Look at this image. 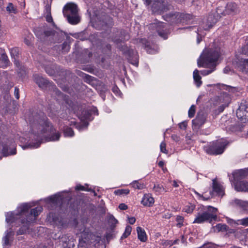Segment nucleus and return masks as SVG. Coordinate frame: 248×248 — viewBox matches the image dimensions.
<instances>
[{
    "label": "nucleus",
    "instance_id": "28",
    "mask_svg": "<svg viewBox=\"0 0 248 248\" xmlns=\"http://www.w3.org/2000/svg\"><path fill=\"white\" fill-rule=\"evenodd\" d=\"M68 22L72 25L78 24L80 21V17L78 16V13L75 15L67 16H66Z\"/></svg>",
    "mask_w": 248,
    "mask_h": 248
},
{
    "label": "nucleus",
    "instance_id": "20",
    "mask_svg": "<svg viewBox=\"0 0 248 248\" xmlns=\"http://www.w3.org/2000/svg\"><path fill=\"white\" fill-rule=\"evenodd\" d=\"M141 42L144 45V48L147 53L154 54L157 52L158 46L153 43H151L146 39H141Z\"/></svg>",
    "mask_w": 248,
    "mask_h": 248
},
{
    "label": "nucleus",
    "instance_id": "22",
    "mask_svg": "<svg viewBox=\"0 0 248 248\" xmlns=\"http://www.w3.org/2000/svg\"><path fill=\"white\" fill-rule=\"evenodd\" d=\"M237 12V5L235 2L228 3L225 7V10L222 13L223 15H235Z\"/></svg>",
    "mask_w": 248,
    "mask_h": 248
},
{
    "label": "nucleus",
    "instance_id": "33",
    "mask_svg": "<svg viewBox=\"0 0 248 248\" xmlns=\"http://www.w3.org/2000/svg\"><path fill=\"white\" fill-rule=\"evenodd\" d=\"M212 184V189L213 190V191H215L217 195L219 196L223 192L222 186L220 184L218 183L216 179L213 180Z\"/></svg>",
    "mask_w": 248,
    "mask_h": 248
},
{
    "label": "nucleus",
    "instance_id": "61",
    "mask_svg": "<svg viewBox=\"0 0 248 248\" xmlns=\"http://www.w3.org/2000/svg\"><path fill=\"white\" fill-rule=\"evenodd\" d=\"M241 71L245 74H248V59H247L245 61Z\"/></svg>",
    "mask_w": 248,
    "mask_h": 248
},
{
    "label": "nucleus",
    "instance_id": "4",
    "mask_svg": "<svg viewBox=\"0 0 248 248\" xmlns=\"http://www.w3.org/2000/svg\"><path fill=\"white\" fill-rule=\"evenodd\" d=\"M17 211L7 213L6 214V221L8 223L15 225L20 226L21 227L17 232V234H23L29 232L30 225L31 220H28L27 217L23 215H17Z\"/></svg>",
    "mask_w": 248,
    "mask_h": 248
},
{
    "label": "nucleus",
    "instance_id": "60",
    "mask_svg": "<svg viewBox=\"0 0 248 248\" xmlns=\"http://www.w3.org/2000/svg\"><path fill=\"white\" fill-rule=\"evenodd\" d=\"M160 151L162 153L167 154L168 153V150L166 149V144L165 142L163 141L161 143L160 145Z\"/></svg>",
    "mask_w": 248,
    "mask_h": 248
},
{
    "label": "nucleus",
    "instance_id": "44",
    "mask_svg": "<svg viewBox=\"0 0 248 248\" xmlns=\"http://www.w3.org/2000/svg\"><path fill=\"white\" fill-rule=\"evenodd\" d=\"M207 209V211H206V212L212 214L213 216H216V221H217V209L211 206H208Z\"/></svg>",
    "mask_w": 248,
    "mask_h": 248
},
{
    "label": "nucleus",
    "instance_id": "56",
    "mask_svg": "<svg viewBox=\"0 0 248 248\" xmlns=\"http://www.w3.org/2000/svg\"><path fill=\"white\" fill-rule=\"evenodd\" d=\"M112 41L117 46V47L120 46V45H122V43H124L125 42L119 36L118 37L115 36L114 38H113Z\"/></svg>",
    "mask_w": 248,
    "mask_h": 248
},
{
    "label": "nucleus",
    "instance_id": "35",
    "mask_svg": "<svg viewBox=\"0 0 248 248\" xmlns=\"http://www.w3.org/2000/svg\"><path fill=\"white\" fill-rule=\"evenodd\" d=\"M193 78L195 84L198 87L201 86L202 84L201 80L202 78L199 75V71L198 69H195L193 72Z\"/></svg>",
    "mask_w": 248,
    "mask_h": 248
},
{
    "label": "nucleus",
    "instance_id": "38",
    "mask_svg": "<svg viewBox=\"0 0 248 248\" xmlns=\"http://www.w3.org/2000/svg\"><path fill=\"white\" fill-rule=\"evenodd\" d=\"M63 133L64 137H73L74 136V132L71 127L65 126L63 128Z\"/></svg>",
    "mask_w": 248,
    "mask_h": 248
},
{
    "label": "nucleus",
    "instance_id": "15",
    "mask_svg": "<svg viewBox=\"0 0 248 248\" xmlns=\"http://www.w3.org/2000/svg\"><path fill=\"white\" fill-rule=\"evenodd\" d=\"M207 114L203 110L199 111L196 118L192 120L193 125L201 127L206 122Z\"/></svg>",
    "mask_w": 248,
    "mask_h": 248
},
{
    "label": "nucleus",
    "instance_id": "31",
    "mask_svg": "<svg viewBox=\"0 0 248 248\" xmlns=\"http://www.w3.org/2000/svg\"><path fill=\"white\" fill-rule=\"evenodd\" d=\"M16 64V65H17V64L19 65V70L17 72L18 77L22 79L25 78L28 73L27 68L24 65H20L19 62H17Z\"/></svg>",
    "mask_w": 248,
    "mask_h": 248
},
{
    "label": "nucleus",
    "instance_id": "14",
    "mask_svg": "<svg viewBox=\"0 0 248 248\" xmlns=\"http://www.w3.org/2000/svg\"><path fill=\"white\" fill-rule=\"evenodd\" d=\"M125 55L129 63L136 66H138L139 55L136 51L133 49H129L125 52Z\"/></svg>",
    "mask_w": 248,
    "mask_h": 248
},
{
    "label": "nucleus",
    "instance_id": "21",
    "mask_svg": "<svg viewBox=\"0 0 248 248\" xmlns=\"http://www.w3.org/2000/svg\"><path fill=\"white\" fill-rule=\"evenodd\" d=\"M42 67L45 69L46 72L50 76L56 75L58 72V70L60 69L59 66L53 63L47 65L43 64Z\"/></svg>",
    "mask_w": 248,
    "mask_h": 248
},
{
    "label": "nucleus",
    "instance_id": "63",
    "mask_svg": "<svg viewBox=\"0 0 248 248\" xmlns=\"http://www.w3.org/2000/svg\"><path fill=\"white\" fill-rule=\"evenodd\" d=\"M117 47L120 50L123 52V54L124 55H125V52L127 51V50L129 49L128 48L127 46L122 45H120V46H119Z\"/></svg>",
    "mask_w": 248,
    "mask_h": 248
},
{
    "label": "nucleus",
    "instance_id": "64",
    "mask_svg": "<svg viewBox=\"0 0 248 248\" xmlns=\"http://www.w3.org/2000/svg\"><path fill=\"white\" fill-rule=\"evenodd\" d=\"M238 221L240 222L241 225L247 226L248 225V217L238 220Z\"/></svg>",
    "mask_w": 248,
    "mask_h": 248
},
{
    "label": "nucleus",
    "instance_id": "34",
    "mask_svg": "<svg viewBox=\"0 0 248 248\" xmlns=\"http://www.w3.org/2000/svg\"><path fill=\"white\" fill-rule=\"evenodd\" d=\"M236 116L242 123L248 122V110L243 112L240 111L236 112Z\"/></svg>",
    "mask_w": 248,
    "mask_h": 248
},
{
    "label": "nucleus",
    "instance_id": "52",
    "mask_svg": "<svg viewBox=\"0 0 248 248\" xmlns=\"http://www.w3.org/2000/svg\"><path fill=\"white\" fill-rule=\"evenodd\" d=\"M88 124V123H85L81 124H79L76 122H74V125H75L76 127L79 131L82 130L84 128H86Z\"/></svg>",
    "mask_w": 248,
    "mask_h": 248
},
{
    "label": "nucleus",
    "instance_id": "18",
    "mask_svg": "<svg viewBox=\"0 0 248 248\" xmlns=\"http://www.w3.org/2000/svg\"><path fill=\"white\" fill-rule=\"evenodd\" d=\"M220 14L217 11H212L207 17V22L209 28H212L220 19Z\"/></svg>",
    "mask_w": 248,
    "mask_h": 248
},
{
    "label": "nucleus",
    "instance_id": "57",
    "mask_svg": "<svg viewBox=\"0 0 248 248\" xmlns=\"http://www.w3.org/2000/svg\"><path fill=\"white\" fill-rule=\"evenodd\" d=\"M184 217L181 216H177L176 218V221L178 222L177 226L179 227H181L183 225Z\"/></svg>",
    "mask_w": 248,
    "mask_h": 248
},
{
    "label": "nucleus",
    "instance_id": "10",
    "mask_svg": "<svg viewBox=\"0 0 248 248\" xmlns=\"http://www.w3.org/2000/svg\"><path fill=\"white\" fill-rule=\"evenodd\" d=\"M61 74L63 77V79L64 80L63 82L65 83L63 86H61V88L65 92H67L69 90V85L74 84V83L79 80L78 78L75 74L72 73L68 69H62L61 70Z\"/></svg>",
    "mask_w": 248,
    "mask_h": 248
},
{
    "label": "nucleus",
    "instance_id": "36",
    "mask_svg": "<svg viewBox=\"0 0 248 248\" xmlns=\"http://www.w3.org/2000/svg\"><path fill=\"white\" fill-rule=\"evenodd\" d=\"M60 51H61L62 53H67L70 48L69 43L66 41H64L62 45H59L58 46Z\"/></svg>",
    "mask_w": 248,
    "mask_h": 248
},
{
    "label": "nucleus",
    "instance_id": "17",
    "mask_svg": "<svg viewBox=\"0 0 248 248\" xmlns=\"http://www.w3.org/2000/svg\"><path fill=\"white\" fill-rule=\"evenodd\" d=\"M248 175V169L237 170L232 173L233 183L243 181Z\"/></svg>",
    "mask_w": 248,
    "mask_h": 248
},
{
    "label": "nucleus",
    "instance_id": "13",
    "mask_svg": "<svg viewBox=\"0 0 248 248\" xmlns=\"http://www.w3.org/2000/svg\"><path fill=\"white\" fill-rule=\"evenodd\" d=\"M181 13L172 12L162 16V18L171 24H179L182 23Z\"/></svg>",
    "mask_w": 248,
    "mask_h": 248
},
{
    "label": "nucleus",
    "instance_id": "40",
    "mask_svg": "<svg viewBox=\"0 0 248 248\" xmlns=\"http://www.w3.org/2000/svg\"><path fill=\"white\" fill-rule=\"evenodd\" d=\"M240 53L248 56V36L246 38L244 44L240 48Z\"/></svg>",
    "mask_w": 248,
    "mask_h": 248
},
{
    "label": "nucleus",
    "instance_id": "47",
    "mask_svg": "<svg viewBox=\"0 0 248 248\" xmlns=\"http://www.w3.org/2000/svg\"><path fill=\"white\" fill-rule=\"evenodd\" d=\"M129 192L130 190L128 189H120L115 190L114 193L116 195H122L123 194L127 195Z\"/></svg>",
    "mask_w": 248,
    "mask_h": 248
},
{
    "label": "nucleus",
    "instance_id": "7",
    "mask_svg": "<svg viewBox=\"0 0 248 248\" xmlns=\"http://www.w3.org/2000/svg\"><path fill=\"white\" fill-rule=\"evenodd\" d=\"M229 142L225 140L220 139L213 141L205 147L206 152L210 155L222 154L225 151Z\"/></svg>",
    "mask_w": 248,
    "mask_h": 248
},
{
    "label": "nucleus",
    "instance_id": "12",
    "mask_svg": "<svg viewBox=\"0 0 248 248\" xmlns=\"http://www.w3.org/2000/svg\"><path fill=\"white\" fill-rule=\"evenodd\" d=\"M213 221H216V216H213L206 212L202 213H198L196 218L193 222V223L201 224L205 222L211 223Z\"/></svg>",
    "mask_w": 248,
    "mask_h": 248
},
{
    "label": "nucleus",
    "instance_id": "19",
    "mask_svg": "<svg viewBox=\"0 0 248 248\" xmlns=\"http://www.w3.org/2000/svg\"><path fill=\"white\" fill-rule=\"evenodd\" d=\"M83 205H86L84 201L81 199L77 198L70 202L69 208L72 212L74 211L75 213H78L80 207H82Z\"/></svg>",
    "mask_w": 248,
    "mask_h": 248
},
{
    "label": "nucleus",
    "instance_id": "2",
    "mask_svg": "<svg viewBox=\"0 0 248 248\" xmlns=\"http://www.w3.org/2000/svg\"><path fill=\"white\" fill-rule=\"evenodd\" d=\"M34 82L42 89H48L52 92V94L55 96L56 101L60 104L65 103L69 107L73 104L72 101L68 95L63 93L57 88L56 85L49 81L46 78H43L39 74H35L33 75Z\"/></svg>",
    "mask_w": 248,
    "mask_h": 248
},
{
    "label": "nucleus",
    "instance_id": "1",
    "mask_svg": "<svg viewBox=\"0 0 248 248\" xmlns=\"http://www.w3.org/2000/svg\"><path fill=\"white\" fill-rule=\"evenodd\" d=\"M26 121L29 124L30 131L39 140L36 142H31L22 145L23 149L39 147L42 142L41 136L44 134H47L45 137L46 141L59 140L61 133L57 131L44 112L30 109L26 116Z\"/></svg>",
    "mask_w": 248,
    "mask_h": 248
},
{
    "label": "nucleus",
    "instance_id": "27",
    "mask_svg": "<svg viewBox=\"0 0 248 248\" xmlns=\"http://www.w3.org/2000/svg\"><path fill=\"white\" fill-rule=\"evenodd\" d=\"M114 31L115 33H119L118 36L125 41H128L130 38L128 32L123 29H119L116 28H114Z\"/></svg>",
    "mask_w": 248,
    "mask_h": 248
},
{
    "label": "nucleus",
    "instance_id": "54",
    "mask_svg": "<svg viewBox=\"0 0 248 248\" xmlns=\"http://www.w3.org/2000/svg\"><path fill=\"white\" fill-rule=\"evenodd\" d=\"M6 10L10 13L15 14L16 11V8L14 7V5L12 3H9L8 6L6 7Z\"/></svg>",
    "mask_w": 248,
    "mask_h": 248
},
{
    "label": "nucleus",
    "instance_id": "49",
    "mask_svg": "<svg viewBox=\"0 0 248 248\" xmlns=\"http://www.w3.org/2000/svg\"><path fill=\"white\" fill-rule=\"evenodd\" d=\"M132 187L139 189H142L144 187L143 184H140L138 181H134L131 184Z\"/></svg>",
    "mask_w": 248,
    "mask_h": 248
},
{
    "label": "nucleus",
    "instance_id": "37",
    "mask_svg": "<svg viewBox=\"0 0 248 248\" xmlns=\"http://www.w3.org/2000/svg\"><path fill=\"white\" fill-rule=\"evenodd\" d=\"M46 12L48 13L46 17V21L48 23H52L53 26L56 29H58V27L53 22V18L51 15L50 7L48 6L46 8Z\"/></svg>",
    "mask_w": 248,
    "mask_h": 248
},
{
    "label": "nucleus",
    "instance_id": "30",
    "mask_svg": "<svg viewBox=\"0 0 248 248\" xmlns=\"http://www.w3.org/2000/svg\"><path fill=\"white\" fill-rule=\"evenodd\" d=\"M154 202V199L152 197L149 195H144L141 202L145 206L151 207Z\"/></svg>",
    "mask_w": 248,
    "mask_h": 248
},
{
    "label": "nucleus",
    "instance_id": "25",
    "mask_svg": "<svg viewBox=\"0 0 248 248\" xmlns=\"http://www.w3.org/2000/svg\"><path fill=\"white\" fill-rule=\"evenodd\" d=\"M235 189L237 191L248 192V182L241 181L234 183Z\"/></svg>",
    "mask_w": 248,
    "mask_h": 248
},
{
    "label": "nucleus",
    "instance_id": "26",
    "mask_svg": "<svg viewBox=\"0 0 248 248\" xmlns=\"http://www.w3.org/2000/svg\"><path fill=\"white\" fill-rule=\"evenodd\" d=\"M16 153V148L13 145V148L11 149L7 144L3 145L2 153L4 156H7L10 155H15Z\"/></svg>",
    "mask_w": 248,
    "mask_h": 248
},
{
    "label": "nucleus",
    "instance_id": "50",
    "mask_svg": "<svg viewBox=\"0 0 248 248\" xmlns=\"http://www.w3.org/2000/svg\"><path fill=\"white\" fill-rule=\"evenodd\" d=\"M86 209L91 215L93 214L96 211L95 206L93 204L87 205Z\"/></svg>",
    "mask_w": 248,
    "mask_h": 248
},
{
    "label": "nucleus",
    "instance_id": "39",
    "mask_svg": "<svg viewBox=\"0 0 248 248\" xmlns=\"http://www.w3.org/2000/svg\"><path fill=\"white\" fill-rule=\"evenodd\" d=\"M247 110H248V102L245 100H242L236 112L240 111L243 112L244 111H246Z\"/></svg>",
    "mask_w": 248,
    "mask_h": 248
},
{
    "label": "nucleus",
    "instance_id": "43",
    "mask_svg": "<svg viewBox=\"0 0 248 248\" xmlns=\"http://www.w3.org/2000/svg\"><path fill=\"white\" fill-rule=\"evenodd\" d=\"M243 127L242 124H231L229 129L232 132H236V131H240L242 130V128Z\"/></svg>",
    "mask_w": 248,
    "mask_h": 248
},
{
    "label": "nucleus",
    "instance_id": "62",
    "mask_svg": "<svg viewBox=\"0 0 248 248\" xmlns=\"http://www.w3.org/2000/svg\"><path fill=\"white\" fill-rule=\"evenodd\" d=\"M11 54L12 57H18L19 55L18 48L17 47L12 48L11 50Z\"/></svg>",
    "mask_w": 248,
    "mask_h": 248
},
{
    "label": "nucleus",
    "instance_id": "42",
    "mask_svg": "<svg viewBox=\"0 0 248 248\" xmlns=\"http://www.w3.org/2000/svg\"><path fill=\"white\" fill-rule=\"evenodd\" d=\"M0 61L4 63H7L9 62L8 57L4 49L0 47Z\"/></svg>",
    "mask_w": 248,
    "mask_h": 248
},
{
    "label": "nucleus",
    "instance_id": "53",
    "mask_svg": "<svg viewBox=\"0 0 248 248\" xmlns=\"http://www.w3.org/2000/svg\"><path fill=\"white\" fill-rule=\"evenodd\" d=\"M196 106L194 105H192L188 110V117L190 118H193L195 114Z\"/></svg>",
    "mask_w": 248,
    "mask_h": 248
},
{
    "label": "nucleus",
    "instance_id": "45",
    "mask_svg": "<svg viewBox=\"0 0 248 248\" xmlns=\"http://www.w3.org/2000/svg\"><path fill=\"white\" fill-rule=\"evenodd\" d=\"M132 227L130 225L126 226L124 233L123 234L121 239L127 238L130 234L132 231Z\"/></svg>",
    "mask_w": 248,
    "mask_h": 248
},
{
    "label": "nucleus",
    "instance_id": "59",
    "mask_svg": "<svg viewBox=\"0 0 248 248\" xmlns=\"http://www.w3.org/2000/svg\"><path fill=\"white\" fill-rule=\"evenodd\" d=\"M216 67H214V66H213V68H212L210 69L209 70H203L200 71L201 74L203 76H206L210 74H211L212 72H213Z\"/></svg>",
    "mask_w": 248,
    "mask_h": 248
},
{
    "label": "nucleus",
    "instance_id": "48",
    "mask_svg": "<svg viewBox=\"0 0 248 248\" xmlns=\"http://www.w3.org/2000/svg\"><path fill=\"white\" fill-rule=\"evenodd\" d=\"M195 208V205L190 204V205H186L184 208L183 211L187 213L191 214L193 212Z\"/></svg>",
    "mask_w": 248,
    "mask_h": 248
},
{
    "label": "nucleus",
    "instance_id": "5",
    "mask_svg": "<svg viewBox=\"0 0 248 248\" xmlns=\"http://www.w3.org/2000/svg\"><path fill=\"white\" fill-rule=\"evenodd\" d=\"M47 26L45 24L41 27H37L34 29V33L36 36L41 41H45L47 37L54 38V43L59 42L62 40L64 35H67V33L62 31L60 32L56 31L53 30H46Z\"/></svg>",
    "mask_w": 248,
    "mask_h": 248
},
{
    "label": "nucleus",
    "instance_id": "41",
    "mask_svg": "<svg viewBox=\"0 0 248 248\" xmlns=\"http://www.w3.org/2000/svg\"><path fill=\"white\" fill-rule=\"evenodd\" d=\"M14 235V232L10 229L9 231H7L5 236L3 238L4 245L7 246L9 245V238Z\"/></svg>",
    "mask_w": 248,
    "mask_h": 248
},
{
    "label": "nucleus",
    "instance_id": "8",
    "mask_svg": "<svg viewBox=\"0 0 248 248\" xmlns=\"http://www.w3.org/2000/svg\"><path fill=\"white\" fill-rule=\"evenodd\" d=\"M31 208V205L28 203L22 204L17 209V215H23L27 217L28 220L32 221L33 217H37L42 212L43 208L37 207L30 210Z\"/></svg>",
    "mask_w": 248,
    "mask_h": 248
},
{
    "label": "nucleus",
    "instance_id": "6",
    "mask_svg": "<svg viewBox=\"0 0 248 248\" xmlns=\"http://www.w3.org/2000/svg\"><path fill=\"white\" fill-rule=\"evenodd\" d=\"M97 20L93 24V27L98 30H107L112 28L114 25L113 19L106 13L96 15Z\"/></svg>",
    "mask_w": 248,
    "mask_h": 248
},
{
    "label": "nucleus",
    "instance_id": "23",
    "mask_svg": "<svg viewBox=\"0 0 248 248\" xmlns=\"http://www.w3.org/2000/svg\"><path fill=\"white\" fill-rule=\"evenodd\" d=\"M164 23L160 22L156 28V31L159 36L164 39H167L168 37V35L170 33V31L169 29H164Z\"/></svg>",
    "mask_w": 248,
    "mask_h": 248
},
{
    "label": "nucleus",
    "instance_id": "9",
    "mask_svg": "<svg viewBox=\"0 0 248 248\" xmlns=\"http://www.w3.org/2000/svg\"><path fill=\"white\" fill-rule=\"evenodd\" d=\"M172 6L166 0H154L151 6L152 13L161 15L171 9Z\"/></svg>",
    "mask_w": 248,
    "mask_h": 248
},
{
    "label": "nucleus",
    "instance_id": "55",
    "mask_svg": "<svg viewBox=\"0 0 248 248\" xmlns=\"http://www.w3.org/2000/svg\"><path fill=\"white\" fill-rule=\"evenodd\" d=\"M228 106V105H226L225 104H222L220 106H219L215 110V113L216 115H218L219 113L223 112L225 109V108Z\"/></svg>",
    "mask_w": 248,
    "mask_h": 248
},
{
    "label": "nucleus",
    "instance_id": "3",
    "mask_svg": "<svg viewBox=\"0 0 248 248\" xmlns=\"http://www.w3.org/2000/svg\"><path fill=\"white\" fill-rule=\"evenodd\" d=\"M220 55V47L213 45L208 48L204 54L201 56L198 60V66L199 67H205L211 64L212 66L216 67V62L218 61Z\"/></svg>",
    "mask_w": 248,
    "mask_h": 248
},
{
    "label": "nucleus",
    "instance_id": "58",
    "mask_svg": "<svg viewBox=\"0 0 248 248\" xmlns=\"http://www.w3.org/2000/svg\"><path fill=\"white\" fill-rule=\"evenodd\" d=\"M154 189L155 192H158L159 193H161L165 191V189L163 186H160L159 185H155Z\"/></svg>",
    "mask_w": 248,
    "mask_h": 248
},
{
    "label": "nucleus",
    "instance_id": "32",
    "mask_svg": "<svg viewBox=\"0 0 248 248\" xmlns=\"http://www.w3.org/2000/svg\"><path fill=\"white\" fill-rule=\"evenodd\" d=\"M181 23H190L192 22V20L194 17V16L193 15L185 13H181Z\"/></svg>",
    "mask_w": 248,
    "mask_h": 248
},
{
    "label": "nucleus",
    "instance_id": "29",
    "mask_svg": "<svg viewBox=\"0 0 248 248\" xmlns=\"http://www.w3.org/2000/svg\"><path fill=\"white\" fill-rule=\"evenodd\" d=\"M137 231L138 239L142 242H146L147 240V237L144 230L141 227H138L137 228Z\"/></svg>",
    "mask_w": 248,
    "mask_h": 248
},
{
    "label": "nucleus",
    "instance_id": "16",
    "mask_svg": "<svg viewBox=\"0 0 248 248\" xmlns=\"http://www.w3.org/2000/svg\"><path fill=\"white\" fill-rule=\"evenodd\" d=\"M78 7L74 3H67L63 7V14L64 17L78 13Z\"/></svg>",
    "mask_w": 248,
    "mask_h": 248
},
{
    "label": "nucleus",
    "instance_id": "46",
    "mask_svg": "<svg viewBox=\"0 0 248 248\" xmlns=\"http://www.w3.org/2000/svg\"><path fill=\"white\" fill-rule=\"evenodd\" d=\"M218 232H226L228 229V226L225 224L218 223L215 226Z\"/></svg>",
    "mask_w": 248,
    "mask_h": 248
},
{
    "label": "nucleus",
    "instance_id": "11",
    "mask_svg": "<svg viewBox=\"0 0 248 248\" xmlns=\"http://www.w3.org/2000/svg\"><path fill=\"white\" fill-rule=\"evenodd\" d=\"M45 202L47 203L52 204L55 207V208H59L60 210H62L63 213L65 212L67 208V205L66 204V207L64 211L62 208L64 206L63 203V198L59 194H55L52 196L48 197L45 199Z\"/></svg>",
    "mask_w": 248,
    "mask_h": 248
},
{
    "label": "nucleus",
    "instance_id": "51",
    "mask_svg": "<svg viewBox=\"0 0 248 248\" xmlns=\"http://www.w3.org/2000/svg\"><path fill=\"white\" fill-rule=\"evenodd\" d=\"M84 81L87 83L90 84L91 82L96 81L97 80L96 78L92 77L89 75L86 74L85 76V78H84Z\"/></svg>",
    "mask_w": 248,
    "mask_h": 248
},
{
    "label": "nucleus",
    "instance_id": "24",
    "mask_svg": "<svg viewBox=\"0 0 248 248\" xmlns=\"http://www.w3.org/2000/svg\"><path fill=\"white\" fill-rule=\"evenodd\" d=\"M246 60L236 56L232 62V65L234 68L241 71Z\"/></svg>",
    "mask_w": 248,
    "mask_h": 248
}]
</instances>
